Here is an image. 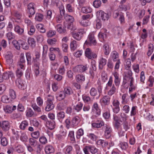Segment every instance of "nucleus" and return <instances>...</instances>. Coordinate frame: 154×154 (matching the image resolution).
<instances>
[{
	"instance_id": "nucleus-34",
	"label": "nucleus",
	"mask_w": 154,
	"mask_h": 154,
	"mask_svg": "<svg viewBox=\"0 0 154 154\" xmlns=\"http://www.w3.org/2000/svg\"><path fill=\"white\" fill-rule=\"evenodd\" d=\"M28 34L30 35H32L35 33V29L33 25L29 27H27Z\"/></svg>"
},
{
	"instance_id": "nucleus-30",
	"label": "nucleus",
	"mask_w": 154,
	"mask_h": 154,
	"mask_svg": "<svg viewBox=\"0 0 154 154\" xmlns=\"http://www.w3.org/2000/svg\"><path fill=\"white\" fill-rule=\"evenodd\" d=\"M106 64V60L105 58L102 57L99 60V67L102 69Z\"/></svg>"
},
{
	"instance_id": "nucleus-44",
	"label": "nucleus",
	"mask_w": 154,
	"mask_h": 154,
	"mask_svg": "<svg viewBox=\"0 0 154 154\" xmlns=\"http://www.w3.org/2000/svg\"><path fill=\"white\" fill-rule=\"evenodd\" d=\"M32 137L35 139H38L40 136V133L39 131H34L31 133Z\"/></svg>"
},
{
	"instance_id": "nucleus-23",
	"label": "nucleus",
	"mask_w": 154,
	"mask_h": 154,
	"mask_svg": "<svg viewBox=\"0 0 154 154\" xmlns=\"http://www.w3.org/2000/svg\"><path fill=\"white\" fill-rule=\"evenodd\" d=\"M9 97L11 101H13L16 98V95L14 90L12 89L9 90Z\"/></svg>"
},
{
	"instance_id": "nucleus-2",
	"label": "nucleus",
	"mask_w": 154,
	"mask_h": 154,
	"mask_svg": "<svg viewBox=\"0 0 154 154\" xmlns=\"http://www.w3.org/2000/svg\"><path fill=\"white\" fill-rule=\"evenodd\" d=\"M81 118L78 116L73 117L71 121L69 118L66 119L65 124L66 128L69 129L70 127L76 128L82 125Z\"/></svg>"
},
{
	"instance_id": "nucleus-52",
	"label": "nucleus",
	"mask_w": 154,
	"mask_h": 154,
	"mask_svg": "<svg viewBox=\"0 0 154 154\" xmlns=\"http://www.w3.org/2000/svg\"><path fill=\"white\" fill-rule=\"evenodd\" d=\"M120 121L121 122H126L127 119V116L124 113H121L120 115Z\"/></svg>"
},
{
	"instance_id": "nucleus-46",
	"label": "nucleus",
	"mask_w": 154,
	"mask_h": 154,
	"mask_svg": "<svg viewBox=\"0 0 154 154\" xmlns=\"http://www.w3.org/2000/svg\"><path fill=\"white\" fill-rule=\"evenodd\" d=\"M26 116L28 117H31L34 114L31 108H28L26 111Z\"/></svg>"
},
{
	"instance_id": "nucleus-15",
	"label": "nucleus",
	"mask_w": 154,
	"mask_h": 154,
	"mask_svg": "<svg viewBox=\"0 0 154 154\" xmlns=\"http://www.w3.org/2000/svg\"><path fill=\"white\" fill-rule=\"evenodd\" d=\"M25 83V81L22 80L20 78H18L16 81V85L19 88L21 89H24L26 88V86Z\"/></svg>"
},
{
	"instance_id": "nucleus-35",
	"label": "nucleus",
	"mask_w": 154,
	"mask_h": 154,
	"mask_svg": "<svg viewBox=\"0 0 154 154\" xmlns=\"http://www.w3.org/2000/svg\"><path fill=\"white\" fill-rule=\"evenodd\" d=\"M82 11L85 13H91L92 11V9L90 6L84 7L82 8Z\"/></svg>"
},
{
	"instance_id": "nucleus-1",
	"label": "nucleus",
	"mask_w": 154,
	"mask_h": 154,
	"mask_svg": "<svg viewBox=\"0 0 154 154\" xmlns=\"http://www.w3.org/2000/svg\"><path fill=\"white\" fill-rule=\"evenodd\" d=\"M65 21L63 22V25H62L58 24L56 25L55 28L57 32L60 34H64L66 32V28L71 30H75V28L74 27L73 22L74 19L73 17L69 15H66L65 17Z\"/></svg>"
},
{
	"instance_id": "nucleus-45",
	"label": "nucleus",
	"mask_w": 154,
	"mask_h": 154,
	"mask_svg": "<svg viewBox=\"0 0 154 154\" xmlns=\"http://www.w3.org/2000/svg\"><path fill=\"white\" fill-rule=\"evenodd\" d=\"M19 41L21 43V45L23 48L25 50H27L29 48V46L25 42L21 40H19Z\"/></svg>"
},
{
	"instance_id": "nucleus-59",
	"label": "nucleus",
	"mask_w": 154,
	"mask_h": 154,
	"mask_svg": "<svg viewBox=\"0 0 154 154\" xmlns=\"http://www.w3.org/2000/svg\"><path fill=\"white\" fill-rule=\"evenodd\" d=\"M93 6L95 8H98L101 5V2L100 0H96L93 2Z\"/></svg>"
},
{
	"instance_id": "nucleus-33",
	"label": "nucleus",
	"mask_w": 154,
	"mask_h": 154,
	"mask_svg": "<svg viewBox=\"0 0 154 154\" xmlns=\"http://www.w3.org/2000/svg\"><path fill=\"white\" fill-rule=\"evenodd\" d=\"M29 125L28 122L26 120L23 121L20 124L19 127L22 130H24Z\"/></svg>"
},
{
	"instance_id": "nucleus-48",
	"label": "nucleus",
	"mask_w": 154,
	"mask_h": 154,
	"mask_svg": "<svg viewBox=\"0 0 154 154\" xmlns=\"http://www.w3.org/2000/svg\"><path fill=\"white\" fill-rule=\"evenodd\" d=\"M82 98L85 103H88L91 100V98L89 96L86 94H84L82 95Z\"/></svg>"
},
{
	"instance_id": "nucleus-37",
	"label": "nucleus",
	"mask_w": 154,
	"mask_h": 154,
	"mask_svg": "<svg viewBox=\"0 0 154 154\" xmlns=\"http://www.w3.org/2000/svg\"><path fill=\"white\" fill-rule=\"evenodd\" d=\"M63 136H66V131L64 128L63 125H61L60 127L59 133L58 134Z\"/></svg>"
},
{
	"instance_id": "nucleus-22",
	"label": "nucleus",
	"mask_w": 154,
	"mask_h": 154,
	"mask_svg": "<svg viewBox=\"0 0 154 154\" xmlns=\"http://www.w3.org/2000/svg\"><path fill=\"white\" fill-rule=\"evenodd\" d=\"M76 81L79 83H82L85 80V77L82 74H78L75 77Z\"/></svg>"
},
{
	"instance_id": "nucleus-32",
	"label": "nucleus",
	"mask_w": 154,
	"mask_h": 154,
	"mask_svg": "<svg viewBox=\"0 0 154 154\" xmlns=\"http://www.w3.org/2000/svg\"><path fill=\"white\" fill-rule=\"evenodd\" d=\"M36 27L38 30L42 33H45L46 30L44 28V25L42 24H38L37 25Z\"/></svg>"
},
{
	"instance_id": "nucleus-47",
	"label": "nucleus",
	"mask_w": 154,
	"mask_h": 154,
	"mask_svg": "<svg viewBox=\"0 0 154 154\" xmlns=\"http://www.w3.org/2000/svg\"><path fill=\"white\" fill-rule=\"evenodd\" d=\"M122 125L123 128L125 130V131H127L128 129H130V125L127 121L123 122L122 124Z\"/></svg>"
},
{
	"instance_id": "nucleus-62",
	"label": "nucleus",
	"mask_w": 154,
	"mask_h": 154,
	"mask_svg": "<svg viewBox=\"0 0 154 154\" xmlns=\"http://www.w3.org/2000/svg\"><path fill=\"white\" fill-rule=\"evenodd\" d=\"M148 82L149 84H148L149 86L150 87H152L153 86L154 82V78L152 76H150L148 79Z\"/></svg>"
},
{
	"instance_id": "nucleus-39",
	"label": "nucleus",
	"mask_w": 154,
	"mask_h": 154,
	"mask_svg": "<svg viewBox=\"0 0 154 154\" xmlns=\"http://www.w3.org/2000/svg\"><path fill=\"white\" fill-rule=\"evenodd\" d=\"M6 36L9 41L11 40L14 39L15 38L14 34L11 32H9L7 33L6 35Z\"/></svg>"
},
{
	"instance_id": "nucleus-21",
	"label": "nucleus",
	"mask_w": 154,
	"mask_h": 154,
	"mask_svg": "<svg viewBox=\"0 0 154 154\" xmlns=\"http://www.w3.org/2000/svg\"><path fill=\"white\" fill-rule=\"evenodd\" d=\"M73 151V148L71 146H67L63 149V151L65 154H72Z\"/></svg>"
},
{
	"instance_id": "nucleus-38",
	"label": "nucleus",
	"mask_w": 154,
	"mask_h": 154,
	"mask_svg": "<svg viewBox=\"0 0 154 154\" xmlns=\"http://www.w3.org/2000/svg\"><path fill=\"white\" fill-rule=\"evenodd\" d=\"M92 52L91 49L89 48H87L85 51V56L88 58L90 59H91V55Z\"/></svg>"
},
{
	"instance_id": "nucleus-49",
	"label": "nucleus",
	"mask_w": 154,
	"mask_h": 154,
	"mask_svg": "<svg viewBox=\"0 0 154 154\" xmlns=\"http://www.w3.org/2000/svg\"><path fill=\"white\" fill-rule=\"evenodd\" d=\"M76 137L77 138H80V137L84 134V131L82 128L79 129L76 132Z\"/></svg>"
},
{
	"instance_id": "nucleus-17",
	"label": "nucleus",
	"mask_w": 154,
	"mask_h": 154,
	"mask_svg": "<svg viewBox=\"0 0 154 154\" xmlns=\"http://www.w3.org/2000/svg\"><path fill=\"white\" fill-rule=\"evenodd\" d=\"M44 150L46 154H52L55 152L54 147L50 145L46 146L45 147Z\"/></svg>"
},
{
	"instance_id": "nucleus-60",
	"label": "nucleus",
	"mask_w": 154,
	"mask_h": 154,
	"mask_svg": "<svg viewBox=\"0 0 154 154\" xmlns=\"http://www.w3.org/2000/svg\"><path fill=\"white\" fill-rule=\"evenodd\" d=\"M116 88L114 85L112 86V88L109 90L108 92V95L111 96L116 91Z\"/></svg>"
},
{
	"instance_id": "nucleus-61",
	"label": "nucleus",
	"mask_w": 154,
	"mask_h": 154,
	"mask_svg": "<svg viewBox=\"0 0 154 154\" xmlns=\"http://www.w3.org/2000/svg\"><path fill=\"white\" fill-rule=\"evenodd\" d=\"M40 142L42 144H45L47 142V140L44 136H42L39 138Z\"/></svg>"
},
{
	"instance_id": "nucleus-20",
	"label": "nucleus",
	"mask_w": 154,
	"mask_h": 154,
	"mask_svg": "<svg viewBox=\"0 0 154 154\" xmlns=\"http://www.w3.org/2000/svg\"><path fill=\"white\" fill-rule=\"evenodd\" d=\"M27 42L28 44L32 48H34L36 45V41L34 38H29Z\"/></svg>"
},
{
	"instance_id": "nucleus-24",
	"label": "nucleus",
	"mask_w": 154,
	"mask_h": 154,
	"mask_svg": "<svg viewBox=\"0 0 154 154\" xmlns=\"http://www.w3.org/2000/svg\"><path fill=\"white\" fill-rule=\"evenodd\" d=\"M66 96L69 95L73 93V91L71 87H67L65 88L63 91Z\"/></svg>"
},
{
	"instance_id": "nucleus-64",
	"label": "nucleus",
	"mask_w": 154,
	"mask_h": 154,
	"mask_svg": "<svg viewBox=\"0 0 154 154\" xmlns=\"http://www.w3.org/2000/svg\"><path fill=\"white\" fill-rule=\"evenodd\" d=\"M1 143L3 146H5L8 144V141L7 139L5 137H2L1 140Z\"/></svg>"
},
{
	"instance_id": "nucleus-26",
	"label": "nucleus",
	"mask_w": 154,
	"mask_h": 154,
	"mask_svg": "<svg viewBox=\"0 0 154 154\" xmlns=\"http://www.w3.org/2000/svg\"><path fill=\"white\" fill-rule=\"evenodd\" d=\"M45 125L49 129L52 130L55 128V123L54 122H50L48 121L46 122Z\"/></svg>"
},
{
	"instance_id": "nucleus-13",
	"label": "nucleus",
	"mask_w": 154,
	"mask_h": 154,
	"mask_svg": "<svg viewBox=\"0 0 154 154\" xmlns=\"http://www.w3.org/2000/svg\"><path fill=\"white\" fill-rule=\"evenodd\" d=\"M82 32V29L77 30L76 31H74L72 33V36L75 39L79 40L81 38Z\"/></svg>"
},
{
	"instance_id": "nucleus-25",
	"label": "nucleus",
	"mask_w": 154,
	"mask_h": 154,
	"mask_svg": "<svg viewBox=\"0 0 154 154\" xmlns=\"http://www.w3.org/2000/svg\"><path fill=\"white\" fill-rule=\"evenodd\" d=\"M56 97L57 100L61 101L63 100L66 96L63 91H61Z\"/></svg>"
},
{
	"instance_id": "nucleus-9",
	"label": "nucleus",
	"mask_w": 154,
	"mask_h": 154,
	"mask_svg": "<svg viewBox=\"0 0 154 154\" xmlns=\"http://www.w3.org/2000/svg\"><path fill=\"white\" fill-rule=\"evenodd\" d=\"M98 149L93 146H86L83 149L85 154H90L88 151H90L93 154H95L97 151Z\"/></svg>"
},
{
	"instance_id": "nucleus-6",
	"label": "nucleus",
	"mask_w": 154,
	"mask_h": 154,
	"mask_svg": "<svg viewBox=\"0 0 154 154\" xmlns=\"http://www.w3.org/2000/svg\"><path fill=\"white\" fill-rule=\"evenodd\" d=\"M91 113L92 115L91 117L92 119L97 117L100 114L101 111L97 103H94Z\"/></svg>"
},
{
	"instance_id": "nucleus-53",
	"label": "nucleus",
	"mask_w": 154,
	"mask_h": 154,
	"mask_svg": "<svg viewBox=\"0 0 154 154\" xmlns=\"http://www.w3.org/2000/svg\"><path fill=\"white\" fill-rule=\"evenodd\" d=\"M65 116V113L61 111L57 113V116L59 119L62 120L64 118Z\"/></svg>"
},
{
	"instance_id": "nucleus-28",
	"label": "nucleus",
	"mask_w": 154,
	"mask_h": 154,
	"mask_svg": "<svg viewBox=\"0 0 154 154\" xmlns=\"http://www.w3.org/2000/svg\"><path fill=\"white\" fill-rule=\"evenodd\" d=\"M78 46L77 42L75 40L71 42L70 44V48L72 51H74L77 48Z\"/></svg>"
},
{
	"instance_id": "nucleus-19",
	"label": "nucleus",
	"mask_w": 154,
	"mask_h": 154,
	"mask_svg": "<svg viewBox=\"0 0 154 154\" xmlns=\"http://www.w3.org/2000/svg\"><path fill=\"white\" fill-rule=\"evenodd\" d=\"M47 106L45 108V110L46 111H49L53 109L54 107V105L52 101L51 100H47Z\"/></svg>"
},
{
	"instance_id": "nucleus-5",
	"label": "nucleus",
	"mask_w": 154,
	"mask_h": 154,
	"mask_svg": "<svg viewBox=\"0 0 154 154\" xmlns=\"http://www.w3.org/2000/svg\"><path fill=\"white\" fill-rule=\"evenodd\" d=\"M23 57L24 56L21 57V59L20 60L21 62L18 64V68L16 71V75L19 78H20L23 74L22 70H20V68L23 70L24 69L25 60L23 59Z\"/></svg>"
},
{
	"instance_id": "nucleus-18",
	"label": "nucleus",
	"mask_w": 154,
	"mask_h": 154,
	"mask_svg": "<svg viewBox=\"0 0 154 154\" xmlns=\"http://www.w3.org/2000/svg\"><path fill=\"white\" fill-rule=\"evenodd\" d=\"M104 125V123L103 121L100 119H98L95 122L92 123V126L95 128H100Z\"/></svg>"
},
{
	"instance_id": "nucleus-10",
	"label": "nucleus",
	"mask_w": 154,
	"mask_h": 154,
	"mask_svg": "<svg viewBox=\"0 0 154 154\" xmlns=\"http://www.w3.org/2000/svg\"><path fill=\"white\" fill-rule=\"evenodd\" d=\"M35 5L32 3H29L27 6L28 12L29 14V17H32L35 13Z\"/></svg>"
},
{
	"instance_id": "nucleus-54",
	"label": "nucleus",
	"mask_w": 154,
	"mask_h": 154,
	"mask_svg": "<svg viewBox=\"0 0 154 154\" xmlns=\"http://www.w3.org/2000/svg\"><path fill=\"white\" fill-rule=\"evenodd\" d=\"M74 132L73 131H69L68 137L71 140L74 141L75 138L74 137Z\"/></svg>"
},
{
	"instance_id": "nucleus-31",
	"label": "nucleus",
	"mask_w": 154,
	"mask_h": 154,
	"mask_svg": "<svg viewBox=\"0 0 154 154\" xmlns=\"http://www.w3.org/2000/svg\"><path fill=\"white\" fill-rule=\"evenodd\" d=\"M14 31L20 35L22 34L24 32V29L19 26H16L14 28Z\"/></svg>"
},
{
	"instance_id": "nucleus-16",
	"label": "nucleus",
	"mask_w": 154,
	"mask_h": 154,
	"mask_svg": "<svg viewBox=\"0 0 154 154\" xmlns=\"http://www.w3.org/2000/svg\"><path fill=\"white\" fill-rule=\"evenodd\" d=\"M13 55L12 53L11 52H8L5 55V57L6 62L8 64H12L13 62Z\"/></svg>"
},
{
	"instance_id": "nucleus-3",
	"label": "nucleus",
	"mask_w": 154,
	"mask_h": 154,
	"mask_svg": "<svg viewBox=\"0 0 154 154\" xmlns=\"http://www.w3.org/2000/svg\"><path fill=\"white\" fill-rule=\"evenodd\" d=\"M105 13L102 11L100 10L97 11L96 13V15L97 17L99 18V19H97L94 23V27L95 28L98 29H100L102 26V24L105 23L106 19V16L105 15Z\"/></svg>"
},
{
	"instance_id": "nucleus-63",
	"label": "nucleus",
	"mask_w": 154,
	"mask_h": 154,
	"mask_svg": "<svg viewBox=\"0 0 154 154\" xmlns=\"http://www.w3.org/2000/svg\"><path fill=\"white\" fill-rule=\"evenodd\" d=\"M15 149L19 153L22 152L24 150L23 147L20 145H19L17 146L15 148Z\"/></svg>"
},
{
	"instance_id": "nucleus-8",
	"label": "nucleus",
	"mask_w": 154,
	"mask_h": 154,
	"mask_svg": "<svg viewBox=\"0 0 154 154\" xmlns=\"http://www.w3.org/2000/svg\"><path fill=\"white\" fill-rule=\"evenodd\" d=\"M96 44L97 42L94 38V33L93 32L90 33L85 44L90 45H95Z\"/></svg>"
},
{
	"instance_id": "nucleus-29",
	"label": "nucleus",
	"mask_w": 154,
	"mask_h": 154,
	"mask_svg": "<svg viewBox=\"0 0 154 154\" xmlns=\"http://www.w3.org/2000/svg\"><path fill=\"white\" fill-rule=\"evenodd\" d=\"M113 32L114 34L118 35H121L122 33V29L120 27H115L113 29Z\"/></svg>"
},
{
	"instance_id": "nucleus-50",
	"label": "nucleus",
	"mask_w": 154,
	"mask_h": 154,
	"mask_svg": "<svg viewBox=\"0 0 154 154\" xmlns=\"http://www.w3.org/2000/svg\"><path fill=\"white\" fill-rule=\"evenodd\" d=\"M19 43L20 42L19 41L18 42L15 40H14L12 42V43L15 48L18 50H20V48Z\"/></svg>"
},
{
	"instance_id": "nucleus-7",
	"label": "nucleus",
	"mask_w": 154,
	"mask_h": 154,
	"mask_svg": "<svg viewBox=\"0 0 154 154\" xmlns=\"http://www.w3.org/2000/svg\"><path fill=\"white\" fill-rule=\"evenodd\" d=\"M11 78H14L13 73L12 71H8L4 72L2 75H0V83L2 82L4 80H7L9 77Z\"/></svg>"
},
{
	"instance_id": "nucleus-11",
	"label": "nucleus",
	"mask_w": 154,
	"mask_h": 154,
	"mask_svg": "<svg viewBox=\"0 0 154 154\" xmlns=\"http://www.w3.org/2000/svg\"><path fill=\"white\" fill-rule=\"evenodd\" d=\"M17 109L16 106L7 105L4 107V110L5 112L8 113H11Z\"/></svg>"
},
{
	"instance_id": "nucleus-43",
	"label": "nucleus",
	"mask_w": 154,
	"mask_h": 154,
	"mask_svg": "<svg viewBox=\"0 0 154 154\" xmlns=\"http://www.w3.org/2000/svg\"><path fill=\"white\" fill-rule=\"evenodd\" d=\"M125 69L126 70H128L131 67V61L129 58L126 59L125 60Z\"/></svg>"
},
{
	"instance_id": "nucleus-55",
	"label": "nucleus",
	"mask_w": 154,
	"mask_h": 154,
	"mask_svg": "<svg viewBox=\"0 0 154 154\" xmlns=\"http://www.w3.org/2000/svg\"><path fill=\"white\" fill-rule=\"evenodd\" d=\"M106 138H109L111 136L112 129L109 126L106 125Z\"/></svg>"
},
{
	"instance_id": "nucleus-14",
	"label": "nucleus",
	"mask_w": 154,
	"mask_h": 154,
	"mask_svg": "<svg viewBox=\"0 0 154 154\" xmlns=\"http://www.w3.org/2000/svg\"><path fill=\"white\" fill-rule=\"evenodd\" d=\"M98 36L101 42H105L106 37V30L105 29H102L98 34Z\"/></svg>"
},
{
	"instance_id": "nucleus-58",
	"label": "nucleus",
	"mask_w": 154,
	"mask_h": 154,
	"mask_svg": "<svg viewBox=\"0 0 154 154\" xmlns=\"http://www.w3.org/2000/svg\"><path fill=\"white\" fill-rule=\"evenodd\" d=\"M56 32L54 30H50L47 33V35L48 37H51L56 34Z\"/></svg>"
},
{
	"instance_id": "nucleus-4",
	"label": "nucleus",
	"mask_w": 154,
	"mask_h": 154,
	"mask_svg": "<svg viewBox=\"0 0 154 154\" xmlns=\"http://www.w3.org/2000/svg\"><path fill=\"white\" fill-rule=\"evenodd\" d=\"M92 14H88L82 16L81 20L80 21V23L83 26H87L90 25V22L89 20L93 17Z\"/></svg>"
},
{
	"instance_id": "nucleus-57",
	"label": "nucleus",
	"mask_w": 154,
	"mask_h": 154,
	"mask_svg": "<svg viewBox=\"0 0 154 154\" xmlns=\"http://www.w3.org/2000/svg\"><path fill=\"white\" fill-rule=\"evenodd\" d=\"M57 41V40L55 38L48 39L47 41L48 43L51 45H55Z\"/></svg>"
},
{
	"instance_id": "nucleus-51",
	"label": "nucleus",
	"mask_w": 154,
	"mask_h": 154,
	"mask_svg": "<svg viewBox=\"0 0 154 154\" xmlns=\"http://www.w3.org/2000/svg\"><path fill=\"white\" fill-rule=\"evenodd\" d=\"M49 50L51 53H53L54 52L58 54H59L60 52V51L58 48H50Z\"/></svg>"
},
{
	"instance_id": "nucleus-41",
	"label": "nucleus",
	"mask_w": 154,
	"mask_h": 154,
	"mask_svg": "<svg viewBox=\"0 0 154 154\" xmlns=\"http://www.w3.org/2000/svg\"><path fill=\"white\" fill-rule=\"evenodd\" d=\"M119 145L122 149L123 150H125L128 147L127 143L125 142H120Z\"/></svg>"
},
{
	"instance_id": "nucleus-12",
	"label": "nucleus",
	"mask_w": 154,
	"mask_h": 154,
	"mask_svg": "<svg viewBox=\"0 0 154 154\" xmlns=\"http://www.w3.org/2000/svg\"><path fill=\"white\" fill-rule=\"evenodd\" d=\"M0 127L3 130L7 131L9 129L10 125L8 121H4L0 122Z\"/></svg>"
},
{
	"instance_id": "nucleus-42",
	"label": "nucleus",
	"mask_w": 154,
	"mask_h": 154,
	"mask_svg": "<svg viewBox=\"0 0 154 154\" xmlns=\"http://www.w3.org/2000/svg\"><path fill=\"white\" fill-rule=\"evenodd\" d=\"M43 18V15L42 14L40 13H36L35 19L36 21H41L42 20Z\"/></svg>"
},
{
	"instance_id": "nucleus-27",
	"label": "nucleus",
	"mask_w": 154,
	"mask_h": 154,
	"mask_svg": "<svg viewBox=\"0 0 154 154\" xmlns=\"http://www.w3.org/2000/svg\"><path fill=\"white\" fill-rule=\"evenodd\" d=\"M40 55L39 52L35 51L34 53L33 59L34 62H39L40 60Z\"/></svg>"
},
{
	"instance_id": "nucleus-36",
	"label": "nucleus",
	"mask_w": 154,
	"mask_h": 154,
	"mask_svg": "<svg viewBox=\"0 0 154 154\" xmlns=\"http://www.w3.org/2000/svg\"><path fill=\"white\" fill-rule=\"evenodd\" d=\"M1 100L4 103H8L12 102L9 97L5 95H3L1 98Z\"/></svg>"
},
{
	"instance_id": "nucleus-56",
	"label": "nucleus",
	"mask_w": 154,
	"mask_h": 154,
	"mask_svg": "<svg viewBox=\"0 0 154 154\" xmlns=\"http://www.w3.org/2000/svg\"><path fill=\"white\" fill-rule=\"evenodd\" d=\"M65 71V69L63 66H61L58 70V72L61 75H63Z\"/></svg>"
},
{
	"instance_id": "nucleus-40",
	"label": "nucleus",
	"mask_w": 154,
	"mask_h": 154,
	"mask_svg": "<svg viewBox=\"0 0 154 154\" xmlns=\"http://www.w3.org/2000/svg\"><path fill=\"white\" fill-rule=\"evenodd\" d=\"M118 57V54L116 51H113L112 53L111 57L114 61H116L117 60V58Z\"/></svg>"
}]
</instances>
